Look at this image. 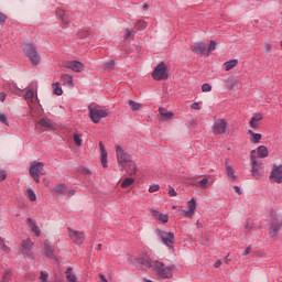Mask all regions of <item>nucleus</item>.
Wrapping results in <instances>:
<instances>
[{
	"label": "nucleus",
	"mask_w": 282,
	"mask_h": 282,
	"mask_svg": "<svg viewBox=\"0 0 282 282\" xmlns=\"http://www.w3.org/2000/svg\"><path fill=\"white\" fill-rule=\"evenodd\" d=\"M0 122H2V124H8V118L6 117V115L0 113Z\"/></svg>",
	"instance_id": "obj_50"
},
{
	"label": "nucleus",
	"mask_w": 282,
	"mask_h": 282,
	"mask_svg": "<svg viewBox=\"0 0 282 282\" xmlns=\"http://www.w3.org/2000/svg\"><path fill=\"white\" fill-rule=\"evenodd\" d=\"M214 268H221V260L216 261Z\"/></svg>",
	"instance_id": "obj_58"
},
{
	"label": "nucleus",
	"mask_w": 282,
	"mask_h": 282,
	"mask_svg": "<svg viewBox=\"0 0 282 282\" xmlns=\"http://www.w3.org/2000/svg\"><path fill=\"white\" fill-rule=\"evenodd\" d=\"M23 54L33 65H39L41 63V54H39L34 44H25L23 47Z\"/></svg>",
	"instance_id": "obj_4"
},
{
	"label": "nucleus",
	"mask_w": 282,
	"mask_h": 282,
	"mask_svg": "<svg viewBox=\"0 0 282 282\" xmlns=\"http://www.w3.org/2000/svg\"><path fill=\"white\" fill-rule=\"evenodd\" d=\"M130 109H132V111H139L140 110V104L133 101V100H130L128 102Z\"/></svg>",
	"instance_id": "obj_34"
},
{
	"label": "nucleus",
	"mask_w": 282,
	"mask_h": 282,
	"mask_svg": "<svg viewBox=\"0 0 282 282\" xmlns=\"http://www.w3.org/2000/svg\"><path fill=\"white\" fill-rule=\"evenodd\" d=\"M137 28L138 30H144V28H147V22H144V20H139L137 22Z\"/></svg>",
	"instance_id": "obj_39"
},
{
	"label": "nucleus",
	"mask_w": 282,
	"mask_h": 282,
	"mask_svg": "<svg viewBox=\"0 0 282 282\" xmlns=\"http://www.w3.org/2000/svg\"><path fill=\"white\" fill-rule=\"evenodd\" d=\"M44 164L41 162L32 163L29 170L31 177L39 184L41 182L40 175H45Z\"/></svg>",
	"instance_id": "obj_5"
},
{
	"label": "nucleus",
	"mask_w": 282,
	"mask_h": 282,
	"mask_svg": "<svg viewBox=\"0 0 282 282\" xmlns=\"http://www.w3.org/2000/svg\"><path fill=\"white\" fill-rule=\"evenodd\" d=\"M238 63H239V61H237V59H231V61L226 62L224 64L226 72H230V69H234V67H237Z\"/></svg>",
	"instance_id": "obj_27"
},
{
	"label": "nucleus",
	"mask_w": 282,
	"mask_h": 282,
	"mask_svg": "<svg viewBox=\"0 0 282 282\" xmlns=\"http://www.w3.org/2000/svg\"><path fill=\"white\" fill-rule=\"evenodd\" d=\"M116 153H117V162L121 169H127V166H131L133 164V156L130 153L124 152L122 147L116 145Z\"/></svg>",
	"instance_id": "obj_3"
},
{
	"label": "nucleus",
	"mask_w": 282,
	"mask_h": 282,
	"mask_svg": "<svg viewBox=\"0 0 282 282\" xmlns=\"http://www.w3.org/2000/svg\"><path fill=\"white\" fill-rule=\"evenodd\" d=\"M150 213L152 214V217H154V219L158 221H161L162 224H169V215L162 214L155 209H150Z\"/></svg>",
	"instance_id": "obj_14"
},
{
	"label": "nucleus",
	"mask_w": 282,
	"mask_h": 282,
	"mask_svg": "<svg viewBox=\"0 0 282 282\" xmlns=\"http://www.w3.org/2000/svg\"><path fill=\"white\" fill-rule=\"evenodd\" d=\"M32 250V242L30 239L22 241V252L23 254H30Z\"/></svg>",
	"instance_id": "obj_22"
},
{
	"label": "nucleus",
	"mask_w": 282,
	"mask_h": 282,
	"mask_svg": "<svg viewBox=\"0 0 282 282\" xmlns=\"http://www.w3.org/2000/svg\"><path fill=\"white\" fill-rule=\"evenodd\" d=\"M6 177H8V174H6V171L1 170L0 171V182L6 181Z\"/></svg>",
	"instance_id": "obj_48"
},
{
	"label": "nucleus",
	"mask_w": 282,
	"mask_h": 282,
	"mask_svg": "<svg viewBox=\"0 0 282 282\" xmlns=\"http://www.w3.org/2000/svg\"><path fill=\"white\" fill-rule=\"evenodd\" d=\"M158 191H160V185H158V184L151 185L149 187V193H158Z\"/></svg>",
	"instance_id": "obj_40"
},
{
	"label": "nucleus",
	"mask_w": 282,
	"mask_h": 282,
	"mask_svg": "<svg viewBox=\"0 0 282 282\" xmlns=\"http://www.w3.org/2000/svg\"><path fill=\"white\" fill-rule=\"evenodd\" d=\"M216 48H217V43H215V41H210L208 46V52H215Z\"/></svg>",
	"instance_id": "obj_42"
},
{
	"label": "nucleus",
	"mask_w": 282,
	"mask_h": 282,
	"mask_svg": "<svg viewBox=\"0 0 282 282\" xmlns=\"http://www.w3.org/2000/svg\"><path fill=\"white\" fill-rule=\"evenodd\" d=\"M6 100V93H0V101L3 102Z\"/></svg>",
	"instance_id": "obj_56"
},
{
	"label": "nucleus",
	"mask_w": 282,
	"mask_h": 282,
	"mask_svg": "<svg viewBox=\"0 0 282 282\" xmlns=\"http://www.w3.org/2000/svg\"><path fill=\"white\" fill-rule=\"evenodd\" d=\"M26 224L29 228L31 229V232L35 235V237H41V229H39V225L32 220V218L26 219Z\"/></svg>",
	"instance_id": "obj_15"
},
{
	"label": "nucleus",
	"mask_w": 282,
	"mask_h": 282,
	"mask_svg": "<svg viewBox=\"0 0 282 282\" xmlns=\"http://www.w3.org/2000/svg\"><path fill=\"white\" fill-rule=\"evenodd\" d=\"M57 14L61 17V19H62V21H64V23H67V17H65V11L58 10Z\"/></svg>",
	"instance_id": "obj_41"
},
{
	"label": "nucleus",
	"mask_w": 282,
	"mask_h": 282,
	"mask_svg": "<svg viewBox=\"0 0 282 282\" xmlns=\"http://www.w3.org/2000/svg\"><path fill=\"white\" fill-rule=\"evenodd\" d=\"M68 235L72 241H74V243H76L77 246H80L82 243L85 242V234L83 231L68 229Z\"/></svg>",
	"instance_id": "obj_12"
},
{
	"label": "nucleus",
	"mask_w": 282,
	"mask_h": 282,
	"mask_svg": "<svg viewBox=\"0 0 282 282\" xmlns=\"http://www.w3.org/2000/svg\"><path fill=\"white\" fill-rule=\"evenodd\" d=\"M24 100H26L29 104L34 102V90L32 89L26 90L24 95Z\"/></svg>",
	"instance_id": "obj_30"
},
{
	"label": "nucleus",
	"mask_w": 282,
	"mask_h": 282,
	"mask_svg": "<svg viewBox=\"0 0 282 282\" xmlns=\"http://www.w3.org/2000/svg\"><path fill=\"white\" fill-rule=\"evenodd\" d=\"M0 252H10V248L6 246V241H3V238H0Z\"/></svg>",
	"instance_id": "obj_35"
},
{
	"label": "nucleus",
	"mask_w": 282,
	"mask_h": 282,
	"mask_svg": "<svg viewBox=\"0 0 282 282\" xmlns=\"http://www.w3.org/2000/svg\"><path fill=\"white\" fill-rule=\"evenodd\" d=\"M281 226H282L281 220H276V221L273 220L269 231L270 237H273V238L276 237L279 230H281Z\"/></svg>",
	"instance_id": "obj_16"
},
{
	"label": "nucleus",
	"mask_w": 282,
	"mask_h": 282,
	"mask_svg": "<svg viewBox=\"0 0 282 282\" xmlns=\"http://www.w3.org/2000/svg\"><path fill=\"white\" fill-rule=\"evenodd\" d=\"M187 213H186V217H188L189 219L193 218V215H195V208H196V204H195V198H192L188 203H187Z\"/></svg>",
	"instance_id": "obj_18"
},
{
	"label": "nucleus",
	"mask_w": 282,
	"mask_h": 282,
	"mask_svg": "<svg viewBox=\"0 0 282 282\" xmlns=\"http://www.w3.org/2000/svg\"><path fill=\"white\" fill-rule=\"evenodd\" d=\"M64 67L72 69L73 72L80 73L83 69H85V64L78 61H67L65 62Z\"/></svg>",
	"instance_id": "obj_13"
},
{
	"label": "nucleus",
	"mask_w": 282,
	"mask_h": 282,
	"mask_svg": "<svg viewBox=\"0 0 282 282\" xmlns=\"http://www.w3.org/2000/svg\"><path fill=\"white\" fill-rule=\"evenodd\" d=\"M186 213H188V210L182 209L181 210V215H184L186 217Z\"/></svg>",
	"instance_id": "obj_61"
},
{
	"label": "nucleus",
	"mask_w": 282,
	"mask_h": 282,
	"mask_svg": "<svg viewBox=\"0 0 282 282\" xmlns=\"http://www.w3.org/2000/svg\"><path fill=\"white\" fill-rule=\"evenodd\" d=\"M141 263L145 268L154 270V272L158 273L159 276H162V279H171L173 276V265L164 267V263L160 261H151L149 258H143Z\"/></svg>",
	"instance_id": "obj_1"
},
{
	"label": "nucleus",
	"mask_w": 282,
	"mask_h": 282,
	"mask_svg": "<svg viewBox=\"0 0 282 282\" xmlns=\"http://www.w3.org/2000/svg\"><path fill=\"white\" fill-rule=\"evenodd\" d=\"M52 193H58L59 195H64L65 197H73L76 195V191L74 188H67L65 184H59L52 189Z\"/></svg>",
	"instance_id": "obj_10"
},
{
	"label": "nucleus",
	"mask_w": 282,
	"mask_h": 282,
	"mask_svg": "<svg viewBox=\"0 0 282 282\" xmlns=\"http://www.w3.org/2000/svg\"><path fill=\"white\" fill-rule=\"evenodd\" d=\"M129 36H131V31H129V30H126V33H124V39H129Z\"/></svg>",
	"instance_id": "obj_60"
},
{
	"label": "nucleus",
	"mask_w": 282,
	"mask_h": 282,
	"mask_svg": "<svg viewBox=\"0 0 282 282\" xmlns=\"http://www.w3.org/2000/svg\"><path fill=\"white\" fill-rule=\"evenodd\" d=\"M74 142L77 147H80L82 140L79 134H74Z\"/></svg>",
	"instance_id": "obj_45"
},
{
	"label": "nucleus",
	"mask_w": 282,
	"mask_h": 282,
	"mask_svg": "<svg viewBox=\"0 0 282 282\" xmlns=\"http://www.w3.org/2000/svg\"><path fill=\"white\" fill-rule=\"evenodd\" d=\"M44 250L46 257H54V248H52L47 241L44 242Z\"/></svg>",
	"instance_id": "obj_29"
},
{
	"label": "nucleus",
	"mask_w": 282,
	"mask_h": 282,
	"mask_svg": "<svg viewBox=\"0 0 282 282\" xmlns=\"http://www.w3.org/2000/svg\"><path fill=\"white\" fill-rule=\"evenodd\" d=\"M62 82L64 85L74 87V77L72 75H67V74L62 75Z\"/></svg>",
	"instance_id": "obj_23"
},
{
	"label": "nucleus",
	"mask_w": 282,
	"mask_h": 282,
	"mask_svg": "<svg viewBox=\"0 0 282 282\" xmlns=\"http://www.w3.org/2000/svg\"><path fill=\"white\" fill-rule=\"evenodd\" d=\"M270 181L276 184L282 183V165H273L270 174Z\"/></svg>",
	"instance_id": "obj_11"
},
{
	"label": "nucleus",
	"mask_w": 282,
	"mask_h": 282,
	"mask_svg": "<svg viewBox=\"0 0 282 282\" xmlns=\"http://www.w3.org/2000/svg\"><path fill=\"white\" fill-rule=\"evenodd\" d=\"M228 131V122L224 119H217L213 126L214 135H221Z\"/></svg>",
	"instance_id": "obj_7"
},
{
	"label": "nucleus",
	"mask_w": 282,
	"mask_h": 282,
	"mask_svg": "<svg viewBox=\"0 0 282 282\" xmlns=\"http://www.w3.org/2000/svg\"><path fill=\"white\" fill-rule=\"evenodd\" d=\"M260 120H263V117L261 116V113H256V115H253L252 117H251V119H250V122H249V124H250V127L252 128V129H257L258 127H259V121Z\"/></svg>",
	"instance_id": "obj_19"
},
{
	"label": "nucleus",
	"mask_w": 282,
	"mask_h": 282,
	"mask_svg": "<svg viewBox=\"0 0 282 282\" xmlns=\"http://www.w3.org/2000/svg\"><path fill=\"white\" fill-rule=\"evenodd\" d=\"M88 111L89 118L95 124H98L102 118H107V116H109V110L101 106H89Z\"/></svg>",
	"instance_id": "obj_2"
},
{
	"label": "nucleus",
	"mask_w": 282,
	"mask_h": 282,
	"mask_svg": "<svg viewBox=\"0 0 282 282\" xmlns=\"http://www.w3.org/2000/svg\"><path fill=\"white\" fill-rule=\"evenodd\" d=\"M53 94H55V96H63V88H61L59 83L53 85Z\"/></svg>",
	"instance_id": "obj_31"
},
{
	"label": "nucleus",
	"mask_w": 282,
	"mask_h": 282,
	"mask_svg": "<svg viewBox=\"0 0 282 282\" xmlns=\"http://www.w3.org/2000/svg\"><path fill=\"white\" fill-rule=\"evenodd\" d=\"M39 124L44 129H54V126L52 124V121H50V119L43 118L39 121Z\"/></svg>",
	"instance_id": "obj_26"
},
{
	"label": "nucleus",
	"mask_w": 282,
	"mask_h": 282,
	"mask_svg": "<svg viewBox=\"0 0 282 282\" xmlns=\"http://www.w3.org/2000/svg\"><path fill=\"white\" fill-rule=\"evenodd\" d=\"M8 19V15L0 12V25H3Z\"/></svg>",
	"instance_id": "obj_46"
},
{
	"label": "nucleus",
	"mask_w": 282,
	"mask_h": 282,
	"mask_svg": "<svg viewBox=\"0 0 282 282\" xmlns=\"http://www.w3.org/2000/svg\"><path fill=\"white\" fill-rule=\"evenodd\" d=\"M251 250H252V249H251L250 247H247V248L245 249V251H243V254H245V256L250 254Z\"/></svg>",
	"instance_id": "obj_55"
},
{
	"label": "nucleus",
	"mask_w": 282,
	"mask_h": 282,
	"mask_svg": "<svg viewBox=\"0 0 282 282\" xmlns=\"http://www.w3.org/2000/svg\"><path fill=\"white\" fill-rule=\"evenodd\" d=\"M138 171V167L135 165L132 166V170L128 171L130 175H134V173Z\"/></svg>",
	"instance_id": "obj_53"
},
{
	"label": "nucleus",
	"mask_w": 282,
	"mask_h": 282,
	"mask_svg": "<svg viewBox=\"0 0 282 282\" xmlns=\"http://www.w3.org/2000/svg\"><path fill=\"white\" fill-rule=\"evenodd\" d=\"M213 86H210V84H204L202 86V91L206 93V91H212Z\"/></svg>",
	"instance_id": "obj_43"
},
{
	"label": "nucleus",
	"mask_w": 282,
	"mask_h": 282,
	"mask_svg": "<svg viewBox=\"0 0 282 282\" xmlns=\"http://www.w3.org/2000/svg\"><path fill=\"white\" fill-rule=\"evenodd\" d=\"M234 191H236L238 195H241V188L239 186H234Z\"/></svg>",
	"instance_id": "obj_54"
},
{
	"label": "nucleus",
	"mask_w": 282,
	"mask_h": 282,
	"mask_svg": "<svg viewBox=\"0 0 282 282\" xmlns=\"http://www.w3.org/2000/svg\"><path fill=\"white\" fill-rule=\"evenodd\" d=\"M12 279V271L7 270L2 276V282H10Z\"/></svg>",
	"instance_id": "obj_36"
},
{
	"label": "nucleus",
	"mask_w": 282,
	"mask_h": 282,
	"mask_svg": "<svg viewBox=\"0 0 282 282\" xmlns=\"http://www.w3.org/2000/svg\"><path fill=\"white\" fill-rule=\"evenodd\" d=\"M249 133L251 135V142L253 144H259L261 142V133H254L252 130H249Z\"/></svg>",
	"instance_id": "obj_28"
},
{
	"label": "nucleus",
	"mask_w": 282,
	"mask_h": 282,
	"mask_svg": "<svg viewBox=\"0 0 282 282\" xmlns=\"http://www.w3.org/2000/svg\"><path fill=\"white\" fill-rule=\"evenodd\" d=\"M143 10H149V4H144Z\"/></svg>",
	"instance_id": "obj_62"
},
{
	"label": "nucleus",
	"mask_w": 282,
	"mask_h": 282,
	"mask_svg": "<svg viewBox=\"0 0 282 282\" xmlns=\"http://www.w3.org/2000/svg\"><path fill=\"white\" fill-rule=\"evenodd\" d=\"M26 197L31 199V202H36V194H34V191L28 189L26 191Z\"/></svg>",
	"instance_id": "obj_37"
},
{
	"label": "nucleus",
	"mask_w": 282,
	"mask_h": 282,
	"mask_svg": "<svg viewBox=\"0 0 282 282\" xmlns=\"http://www.w3.org/2000/svg\"><path fill=\"white\" fill-rule=\"evenodd\" d=\"M169 195L170 197H177V192L175 191V188L169 186Z\"/></svg>",
	"instance_id": "obj_44"
},
{
	"label": "nucleus",
	"mask_w": 282,
	"mask_h": 282,
	"mask_svg": "<svg viewBox=\"0 0 282 282\" xmlns=\"http://www.w3.org/2000/svg\"><path fill=\"white\" fill-rule=\"evenodd\" d=\"M99 149H100V158H101V164L104 169H107V150H105V144L102 141L99 142Z\"/></svg>",
	"instance_id": "obj_17"
},
{
	"label": "nucleus",
	"mask_w": 282,
	"mask_h": 282,
	"mask_svg": "<svg viewBox=\"0 0 282 282\" xmlns=\"http://www.w3.org/2000/svg\"><path fill=\"white\" fill-rule=\"evenodd\" d=\"M152 77L154 80H166L169 78V72L166 70V65L164 63L159 64L153 73Z\"/></svg>",
	"instance_id": "obj_6"
},
{
	"label": "nucleus",
	"mask_w": 282,
	"mask_h": 282,
	"mask_svg": "<svg viewBox=\"0 0 282 282\" xmlns=\"http://www.w3.org/2000/svg\"><path fill=\"white\" fill-rule=\"evenodd\" d=\"M263 50L268 54V53H270V50H272V45H270V43H265L263 46Z\"/></svg>",
	"instance_id": "obj_49"
},
{
	"label": "nucleus",
	"mask_w": 282,
	"mask_h": 282,
	"mask_svg": "<svg viewBox=\"0 0 282 282\" xmlns=\"http://www.w3.org/2000/svg\"><path fill=\"white\" fill-rule=\"evenodd\" d=\"M133 182H135V178H133V177H128V178H126V180L121 183V187H122V188H129V186H131V184H133Z\"/></svg>",
	"instance_id": "obj_32"
},
{
	"label": "nucleus",
	"mask_w": 282,
	"mask_h": 282,
	"mask_svg": "<svg viewBox=\"0 0 282 282\" xmlns=\"http://www.w3.org/2000/svg\"><path fill=\"white\" fill-rule=\"evenodd\" d=\"M73 270H74L73 268H68L65 271L66 282H78V278H76V274H74Z\"/></svg>",
	"instance_id": "obj_20"
},
{
	"label": "nucleus",
	"mask_w": 282,
	"mask_h": 282,
	"mask_svg": "<svg viewBox=\"0 0 282 282\" xmlns=\"http://www.w3.org/2000/svg\"><path fill=\"white\" fill-rule=\"evenodd\" d=\"M113 65H115L113 61H109L105 64V68L106 69H113Z\"/></svg>",
	"instance_id": "obj_47"
},
{
	"label": "nucleus",
	"mask_w": 282,
	"mask_h": 282,
	"mask_svg": "<svg viewBox=\"0 0 282 282\" xmlns=\"http://www.w3.org/2000/svg\"><path fill=\"white\" fill-rule=\"evenodd\" d=\"M99 279L101 282H108L107 278H105V274H99Z\"/></svg>",
	"instance_id": "obj_59"
},
{
	"label": "nucleus",
	"mask_w": 282,
	"mask_h": 282,
	"mask_svg": "<svg viewBox=\"0 0 282 282\" xmlns=\"http://www.w3.org/2000/svg\"><path fill=\"white\" fill-rule=\"evenodd\" d=\"M159 113H161L162 118H164V120H171L173 118V112L167 111L164 108H159Z\"/></svg>",
	"instance_id": "obj_25"
},
{
	"label": "nucleus",
	"mask_w": 282,
	"mask_h": 282,
	"mask_svg": "<svg viewBox=\"0 0 282 282\" xmlns=\"http://www.w3.org/2000/svg\"><path fill=\"white\" fill-rule=\"evenodd\" d=\"M254 153H257L256 150L251 151V155H250V162H251V174L253 177H256V180H259V177H261V172H259V167L261 166V162H259L257 160V156L254 155Z\"/></svg>",
	"instance_id": "obj_8"
},
{
	"label": "nucleus",
	"mask_w": 282,
	"mask_h": 282,
	"mask_svg": "<svg viewBox=\"0 0 282 282\" xmlns=\"http://www.w3.org/2000/svg\"><path fill=\"white\" fill-rule=\"evenodd\" d=\"M226 173L228 175V177H231L232 180H235V170H232V166H230L228 163H226Z\"/></svg>",
	"instance_id": "obj_33"
},
{
	"label": "nucleus",
	"mask_w": 282,
	"mask_h": 282,
	"mask_svg": "<svg viewBox=\"0 0 282 282\" xmlns=\"http://www.w3.org/2000/svg\"><path fill=\"white\" fill-rule=\"evenodd\" d=\"M158 236L164 246H167V248H173V245L175 243V234L161 230L159 231Z\"/></svg>",
	"instance_id": "obj_9"
},
{
	"label": "nucleus",
	"mask_w": 282,
	"mask_h": 282,
	"mask_svg": "<svg viewBox=\"0 0 282 282\" xmlns=\"http://www.w3.org/2000/svg\"><path fill=\"white\" fill-rule=\"evenodd\" d=\"M191 107H192V109H196L197 111H199V109H202V107L197 102H193Z\"/></svg>",
	"instance_id": "obj_52"
},
{
	"label": "nucleus",
	"mask_w": 282,
	"mask_h": 282,
	"mask_svg": "<svg viewBox=\"0 0 282 282\" xmlns=\"http://www.w3.org/2000/svg\"><path fill=\"white\" fill-rule=\"evenodd\" d=\"M198 186H200V188H208V178H203L199 181Z\"/></svg>",
	"instance_id": "obj_38"
},
{
	"label": "nucleus",
	"mask_w": 282,
	"mask_h": 282,
	"mask_svg": "<svg viewBox=\"0 0 282 282\" xmlns=\"http://www.w3.org/2000/svg\"><path fill=\"white\" fill-rule=\"evenodd\" d=\"M98 250H102V245L101 243L98 245Z\"/></svg>",
	"instance_id": "obj_63"
},
{
	"label": "nucleus",
	"mask_w": 282,
	"mask_h": 282,
	"mask_svg": "<svg viewBox=\"0 0 282 282\" xmlns=\"http://www.w3.org/2000/svg\"><path fill=\"white\" fill-rule=\"evenodd\" d=\"M226 263H230V261H232V259L230 258V253H228L225 258Z\"/></svg>",
	"instance_id": "obj_57"
},
{
	"label": "nucleus",
	"mask_w": 282,
	"mask_h": 282,
	"mask_svg": "<svg viewBox=\"0 0 282 282\" xmlns=\"http://www.w3.org/2000/svg\"><path fill=\"white\" fill-rule=\"evenodd\" d=\"M41 281L42 282H47V273H45V272H41Z\"/></svg>",
	"instance_id": "obj_51"
},
{
	"label": "nucleus",
	"mask_w": 282,
	"mask_h": 282,
	"mask_svg": "<svg viewBox=\"0 0 282 282\" xmlns=\"http://www.w3.org/2000/svg\"><path fill=\"white\" fill-rule=\"evenodd\" d=\"M172 208L175 209V208H177V207H176V206H173Z\"/></svg>",
	"instance_id": "obj_64"
},
{
	"label": "nucleus",
	"mask_w": 282,
	"mask_h": 282,
	"mask_svg": "<svg viewBox=\"0 0 282 282\" xmlns=\"http://www.w3.org/2000/svg\"><path fill=\"white\" fill-rule=\"evenodd\" d=\"M257 153L259 158H268V155H270V152L268 151V148H265V145L258 147Z\"/></svg>",
	"instance_id": "obj_24"
},
{
	"label": "nucleus",
	"mask_w": 282,
	"mask_h": 282,
	"mask_svg": "<svg viewBox=\"0 0 282 282\" xmlns=\"http://www.w3.org/2000/svg\"><path fill=\"white\" fill-rule=\"evenodd\" d=\"M193 52H195V54H205L206 52V44L198 42L193 46Z\"/></svg>",
	"instance_id": "obj_21"
}]
</instances>
